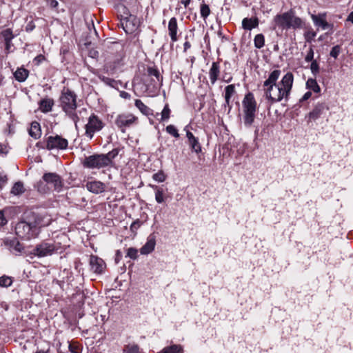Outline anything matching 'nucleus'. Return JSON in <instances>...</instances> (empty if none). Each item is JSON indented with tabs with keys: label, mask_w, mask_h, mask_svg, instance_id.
<instances>
[{
	"label": "nucleus",
	"mask_w": 353,
	"mask_h": 353,
	"mask_svg": "<svg viewBox=\"0 0 353 353\" xmlns=\"http://www.w3.org/2000/svg\"><path fill=\"white\" fill-rule=\"evenodd\" d=\"M281 73L280 70H274L263 83L265 96L271 103L281 101L283 99L288 101L292 88L293 74L290 72H287L281 81L276 83Z\"/></svg>",
	"instance_id": "1"
},
{
	"label": "nucleus",
	"mask_w": 353,
	"mask_h": 353,
	"mask_svg": "<svg viewBox=\"0 0 353 353\" xmlns=\"http://www.w3.org/2000/svg\"><path fill=\"white\" fill-rule=\"evenodd\" d=\"M48 225L43 223V217L32 213L28 221H19L15 225L16 234L22 239L30 240L37 237L40 228Z\"/></svg>",
	"instance_id": "2"
},
{
	"label": "nucleus",
	"mask_w": 353,
	"mask_h": 353,
	"mask_svg": "<svg viewBox=\"0 0 353 353\" xmlns=\"http://www.w3.org/2000/svg\"><path fill=\"white\" fill-rule=\"evenodd\" d=\"M119 149L114 148L107 154H94L85 157L82 161L84 168L89 169H101L113 166L114 159L119 154Z\"/></svg>",
	"instance_id": "3"
},
{
	"label": "nucleus",
	"mask_w": 353,
	"mask_h": 353,
	"mask_svg": "<svg viewBox=\"0 0 353 353\" xmlns=\"http://www.w3.org/2000/svg\"><path fill=\"white\" fill-rule=\"evenodd\" d=\"M77 94L68 88H63L59 98L60 106L65 114L74 123L76 128L79 121L76 110L77 108Z\"/></svg>",
	"instance_id": "4"
},
{
	"label": "nucleus",
	"mask_w": 353,
	"mask_h": 353,
	"mask_svg": "<svg viewBox=\"0 0 353 353\" xmlns=\"http://www.w3.org/2000/svg\"><path fill=\"white\" fill-rule=\"evenodd\" d=\"M274 28H279L282 30L300 29L303 26V20L295 14L293 9L288 12L278 14L273 19Z\"/></svg>",
	"instance_id": "5"
},
{
	"label": "nucleus",
	"mask_w": 353,
	"mask_h": 353,
	"mask_svg": "<svg viewBox=\"0 0 353 353\" xmlns=\"http://www.w3.org/2000/svg\"><path fill=\"white\" fill-rule=\"evenodd\" d=\"M118 13L121 26L127 34H132L139 28L140 25L139 19L130 13L126 5H119Z\"/></svg>",
	"instance_id": "6"
},
{
	"label": "nucleus",
	"mask_w": 353,
	"mask_h": 353,
	"mask_svg": "<svg viewBox=\"0 0 353 353\" xmlns=\"http://www.w3.org/2000/svg\"><path fill=\"white\" fill-rule=\"evenodd\" d=\"M243 108L244 113V123L246 126H251L253 123L256 112V101L252 93H248L243 100Z\"/></svg>",
	"instance_id": "7"
},
{
	"label": "nucleus",
	"mask_w": 353,
	"mask_h": 353,
	"mask_svg": "<svg viewBox=\"0 0 353 353\" xmlns=\"http://www.w3.org/2000/svg\"><path fill=\"white\" fill-rule=\"evenodd\" d=\"M105 125L103 121L95 114L92 113L88 119L85 125V135L92 139L95 133L101 131Z\"/></svg>",
	"instance_id": "8"
},
{
	"label": "nucleus",
	"mask_w": 353,
	"mask_h": 353,
	"mask_svg": "<svg viewBox=\"0 0 353 353\" xmlns=\"http://www.w3.org/2000/svg\"><path fill=\"white\" fill-rule=\"evenodd\" d=\"M68 141L61 135H51L46 139V148L48 150H65L68 148Z\"/></svg>",
	"instance_id": "9"
},
{
	"label": "nucleus",
	"mask_w": 353,
	"mask_h": 353,
	"mask_svg": "<svg viewBox=\"0 0 353 353\" xmlns=\"http://www.w3.org/2000/svg\"><path fill=\"white\" fill-rule=\"evenodd\" d=\"M138 117L131 113L121 114L115 119L116 125L125 132L127 128L137 124Z\"/></svg>",
	"instance_id": "10"
},
{
	"label": "nucleus",
	"mask_w": 353,
	"mask_h": 353,
	"mask_svg": "<svg viewBox=\"0 0 353 353\" xmlns=\"http://www.w3.org/2000/svg\"><path fill=\"white\" fill-rule=\"evenodd\" d=\"M43 180L51 186L54 190L59 191L63 186V181L59 175L56 173H46L43 177Z\"/></svg>",
	"instance_id": "11"
},
{
	"label": "nucleus",
	"mask_w": 353,
	"mask_h": 353,
	"mask_svg": "<svg viewBox=\"0 0 353 353\" xmlns=\"http://www.w3.org/2000/svg\"><path fill=\"white\" fill-rule=\"evenodd\" d=\"M55 250V246L52 243L42 242L37 245L34 250V254L36 256L42 257L51 255Z\"/></svg>",
	"instance_id": "12"
},
{
	"label": "nucleus",
	"mask_w": 353,
	"mask_h": 353,
	"mask_svg": "<svg viewBox=\"0 0 353 353\" xmlns=\"http://www.w3.org/2000/svg\"><path fill=\"white\" fill-rule=\"evenodd\" d=\"M90 265L91 270L97 274H101L105 268V263L103 260L94 255L90 256Z\"/></svg>",
	"instance_id": "13"
},
{
	"label": "nucleus",
	"mask_w": 353,
	"mask_h": 353,
	"mask_svg": "<svg viewBox=\"0 0 353 353\" xmlns=\"http://www.w3.org/2000/svg\"><path fill=\"white\" fill-rule=\"evenodd\" d=\"M148 76L151 77V83L153 87L160 86L163 77L161 76L159 70L154 67L147 68Z\"/></svg>",
	"instance_id": "14"
},
{
	"label": "nucleus",
	"mask_w": 353,
	"mask_h": 353,
	"mask_svg": "<svg viewBox=\"0 0 353 353\" xmlns=\"http://www.w3.org/2000/svg\"><path fill=\"white\" fill-rule=\"evenodd\" d=\"M168 34L170 37L171 41L172 42H176L179 39V36L177 34L179 27L177 23V20L175 17H172L168 26Z\"/></svg>",
	"instance_id": "15"
},
{
	"label": "nucleus",
	"mask_w": 353,
	"mask_h": 353,
	"mask_svg": "<svg viewBox=\"0 0 353 353\" xmlns=\"http://www.w3.org/2000/svg\"><path fill=\"white\" fill-rule=\"evenodd\" d=\"M85 187L88 190L94 194L102 193L106 188V185L99 181H88L87 182Z\"/></svg>",
	"instance_id": "16"
},
{
	"label": "nucleus",
	"mask_w": 353,
	"mask_h": 353,
	"mask_svg": "<svg viewBox=\"0 0 353 353\" xmlns=\"http://www.w3.org/2000/svg\"><path fill=\"white\" fill-rule=\"evenodd\" d=\"M186 136L188 139V144L190 146L191 149L197 154L201 152V146L199 142L198 139L196 138L194 136V134L190 131H187Z\"/></svg>",
	"instance_id": "17"
},
{
	"label": "nucleus",
	"mask_w": 353,
	"mask_h": 353,
	"mask_svg": "<svg viewBox=\"0 0 353 353\" xmlns=\"http://www.w3.org/2000/svg\"><path fill=\"white\" fill-rule=\"evenodd\" d=\"M6 244L8 246L10 250L15 254L22 252L24 249L23 245L17 239L6 240Z\"/></svg>",
	"instance_id": "18"
},
{
	"label": "nucleus",
	"mask_w": 353,
	"mask_h": 353,
	"mask_svg": "<svg viewBox=\"0 0 353 353\" xmlns=\"http://www.w3.org/2000/svg\"><path fill=\"white\" fill-rule=\"evenodd\" d=\"M220 74V65L219 62H213L209 70V77L211 83L213 85L218 80Z\"/></svg>",
	"instance_id": "19"
},
{
	"label": "nucleus",
	"mask_w": 353,
	"mask_h": 353,
	"mask_svg": "<svg viewBox=\"0 0 353 353\" xmlns=\"http://www.w3.org/2000/svg\"><path fill=\"white\" fill-rule=\"evenodd\" d=\"M156 245L155 237L152 235L149 236L146 243L141 248V253L142 254H148L152 252Z\"/></svg>",
	"instance_id": "20"
},
{
	"label": "nucleus",
	"mask_w": 353,
	"mask_h": 353,
	"mask_svg": "<svg viewBox=\"0 0 353 353\" xmlns=\"http://www.w3.org/2000/svg\"><path fill=\"white\" fill-rule=\"evenodd\" d=\"M259 26V19L257 17L244 18L242 21V27L245 30H250Z\"/></svg>",
	"instance_id": "21"
},
{
	"label": "nucleus",
	"mask_w": 353,
	"mask_h": 353,
	"mask_svg": "<svg viewBox=\"0 0 353 353\" xmlns=\"http://www.w3.org/2000/svg\"><path fill=\"white\" fill-rule=\"evenodd\" d=\"M312 19L316 26L321 27L323 30L328 28L329 24L325 20V14L312 15Z\"/></svg>",
	"instance_id": "22"
},
{
	"label": "nucleus",
	"mask_w": 353,
	"mask_h": 353,
	"mask_svg": "<svg viewBox=\"0 0 353 353\" xmlns=\"http://www.w3.org/2000/svg\"><path fill=\"white\" fill-rule=\"evenodd\" d=\"M235 93L234 85L231 84L225 87V106H228L229 109L231 108L230 99L232 96Z\"/></svg>",
	"instance_id": "23"
},
{
	"label": "nucleus",
	"mask_w": 353,
	"mask_h": 353,
	"mask_svg": "<svg viewBox=\"0 0 353 353\" xmlns=\"http://www.w3.org/2000/svg\"><path fill=\"white\" fill-rule=\"evenodd\" d=\"M54 101L52 99H43L39 102V108L43 112H48L52 110Z\"/></svg>",
	"instance_id": "24"
},
{
	"label": "nucleus",
	"mask_w": 353,
	"mask_h": 353,
	"mask_svg": "<svg viewBox=\"0 0 353 353\" xmlns=\"http://www.w3.org/2000/svg\"><path fill=\"white\" fill-rule=\"evenodd\" d=\"M29 75V71L23 68H18L14 73V78L19 82L24 81Z\"/></svg>",
	"instance_id": "25"
},
{
	"label": "nucleus",
	"mask_w": 353,
	"mask_h": 353,
	"mask_svg": "<svg viewBox=\"0 0 353 353\" xmlns=\"http://www.w3.org/2000/svg\"><path fill=\"white\" fill-rule=\"evenodd\" d=\"M324 108L325 105L322 103L316 105L312 111L309 113V119L312 120L318 119L323 112Z\"/></svg>",
	"instance_id": "26"
},
{
	"label": "nucleus",
	"mask_w": 353,
	"mask_h": 353,
	"mask_svg": "<svg viewBox=\"0 0 353 353\" xmlns=\"http://www.w3.org/2000/svg\"><path fill=\"white\" fill-rule=\"evenodd\" d=\"M152 188H154L155 192V199L158 203H162L165 201V196L164 194V190L162 188H160L157 185H150Z\"/></svg>",
	"instance_id": "27"
},
{
	"label": "nucleus",
	"mask_w": 353,
	"mask_h": 353,
	"mask_svg": "<svg viewBox=\"0 0 353 353\" xmlns=\"http://www.w3.org/2000/svg\"><path fill=\"white\" fill-rule=\"evenodd\" d=\"M306 87L315 93H319L321 92V88L314 79H309L306 82Z\"/></svg>",
	"instance_id": "28"
},
{
	"label": "nucleus",
	"mask_w": 353,
	"mask_h": 353,
	"mask_svg": "<svg viewBox=\"0 0 353 353\" xmlns=\"http://www.w3.org/2000/svg\"><path fill=\"white\" fill-rule=\"evenodd\" d=\"M25 192L23 184L21 181H18L14 184L12 188L11 193L14 195H19Z\"/></svg>",
	"instance_id": "29"
},
{
	"label": "nucleus",
	"mask_w": 353,
	"mask_h": 353,
	"mask_svg": "<svg viewBox=\"0 0 353 353\" xmlns=\"http://www.w3.org/2000/svg\"><path fill=\"white\" fill-rule=\"evenodd\" d=\"M135 106L143 114L148 115L150 114V109L145 105L140 99L135 100Z\"/></svg>",
	"instance_id": "30"
},
{
	"label": "nucleus",
	"mask_w": 353,
	"mask_h": 353,
	"mask_svg": "<svg viewBox=\"0 0 353 353\" xmlns=\"http://www.w3.org/2000/svg\"><path fill=\"white\" fill-rule=\"evenodd\" d=\"M254 46L256 48L260 49V48H263L265 45L264 35L263 34H256L254 39Z\"/></svg>",
	"instance_id": "31"
},
{
	"label": "nucleus",
	"mask_w": 353,
	"mask_h": 353,
	"mask_svg": "<svg viewBox=\"0 0 353 353\" xmlns=\"http://www.w3.org/2000/svg\"><path fill=\"white\" fill-rule=\"evenodd\" d=\"M211 10L208 5L205 3H202L200 6V14L201 17L205 19L210 14Z\"/></svg>",
	"instance_id": "32"
},
{
	"label": "nucleus",
	"mask_w": 353,
	"mask_h": 353,
	"mask_svg": "<svg viewBox=\"0 0 353 353\" xmlns=\"http://www.w3.org/2000/svg\"><path fill=\"white\" fill-rule=\"evenodd\" d=\"M123 353H139V347L137 344H128L124 346Z\"/></svg>",
	"instance_id": "33"
},
{
	"label": "nucleus",
	"mask_w": 353,
	"mask_h": 353,
	"mask_svg": "<svg viewBox=\"0 0 353 353\" xmlns=\"http://www.w3.org/2000/svg\"><path fill=\"white\" fill-rule=\"evenodd\" d=\"M30 134L35 138L40 134V128L39 123L38 122L32 123L30 130Z\"/></svg>",
	"instance_id": "34"
},
{
	"label": "nucleus",
	"mask_w": 353,
	"mask_h": 353,
	"mask_svg": "<svg viewBox=\"0 0 353 353\" xmlns=\"http://www.w3.org/2000/svg\"><path fill=\"white\" fill-rule=\"evenodd\" d=\"M1 34L2 35L3 39H4V41H12V39L14 38V34L12 33V31L11 29L10 28H7L4 30H3L1 32Z\"/></svg>",
	"instance_id": "35"
},
{
	"label": "nucleus",
	"mask_w": 353,
	"mask_h": 353,
	"mask_svg": "<svg viewBox=\"0 0 353 353\" xmlns=\"http://www.w3.org/2000/svg\"><path fill=\"white\" fill-rule=\"evenodd\" d=\"M12 283V279L8 276H2L0 277V286L8 288Z\"/></svg>",
	"instance_id": "36"
},
{
	"label": "nucleus",
	"mask_w": 353,
	"mask_h": 353,
	"mask_svg": "<svg viewBox=\"0 0 353 353\" xmlns=\"http://www.w3.org/2000/svg\"><path fill=\"white\" fill-rule=\"evenodd\" d=\"M170 109L168 104H166L161 112V120H168L170 116Z\"/></svg>",
	"instance_id": "37"
},
{
	"label": "nucleus",
	"mask_w": 353,
	"mask_h": 353,
	"mask_svg": "<svg viewBox=\"0 0 353 353\" xmlns=\"http://www.w3.org/2000/svg\"><path fill=\"white\" fill-rule=\"evenodd\" d=\"M166 131L170 134L172 135L175 138L179 137V134L178 133V130L173 125H169L166 127Z\"/></svg>",
	"instance_id": "38"
},
{
	"label": "nucleus",
	"mask_w": 353,
	"mask_h": 353,
	"mask_svg": "<svg viewBox=\"0 0 353 353\" xmlns=\"http://www.w3.org/2000/svg\"><path fill=\"white\" fill-rule=\"evenodd\" d=\"M152 178L158 182H163L166 179V176L163 171H159L153 174Z\"/></svg>",
	"instance_id": "39"
},
{
	"label": "nucleus",
	"mask_w": 353,
	"mask_h": 353,
	"mask_svg": "<svg viewBox=\"0 0 353 353\" xmlns=\"http://www.w3.org/2000/svg\"><path fill=\"white\" fill-rule=\"evenodd\" d=\"M126 256L132 259H136L138 257V250L134 248H128L127 250Z\"/></svg>",
	"instance_id": "40"
},
{
	"label": "nucleus",
	"mask_w": 353,
	"mask_h": 353,
	"mask_svg": "<svg viewBox=\"0 0 353 353\" xmlns=\"http://www.w3.org/2000/svg\"><path fill=\"white\" fill-rule=\"evenodd\" d=\"M341 52V47L340 46H335L332 48V50L330 52V56L336 59L339 56V53Z\"/></svg>",
	"instance_id": "41"
},
{
	"label": "nucleus",
	"mask_w": 353,
	"mask_h": 353,
	"mask_svg": "<svg viewBox=\"0 0 353 353\" xmlns=\"http://www.w3.org/2000/svg\"><path fill=\"white\" fill-rule=\"evenodd\" d=\"M314 59V50L312 46H311L305 57V60L306 62H312Z\"/></svg>",
	"instance_id": "42"
},
{
	"label": "nucleus",
	"mask_w": 353,
	"mask_h": 353,
	"mask_svg": "<svg viewBox=\"0 0 353 353\" xmlns=\"http://www.w3.org/2000/svg\"><path fill=\"white\" fill-rule=\"evenodd\" d=\"M310 69L314 74H316L319 72V63L316 60L312 61Z\"/></svg>",
	"instance_id": "43"
},
{
	"label": "nucleus",
	"mask_w": 353,
	"mask_h": 353,
	"mask_svg": "<svg viewBox=\"0 0 353 353\" xmlns=\"http://www.w3.org/2000/svg\"><path fill=\"white\" fill-rule=\"evenodd\" d=\"M141 222L137 219L134 221L130 225V230L133 232H135L136 230L141 226Z\"/></svg>",
	"instance_id": "44"
},
{
	"label": "nucleus",
	"mask_w": 353,
	"mask_h": 353,
	"mask_svg": "<svg viewBox=\"0 0 353 353\" xmlns=\"http://www.w3.org/2000/svg\"><path fill=\"white\" fill-rule=\"evenodd\" d=\"M70 350L73 353H79V347L75 343H70L69 345Z\"/></svg>",
	"instance_id": "45"
},
{
	"label": "nucleus",
	"mask_w": 353,
	"mask_h": 353,
	"mask_svg": "<svg viewBox=\"0 0 353 353\" xmlns=\"http://www.w3.org/2000/svg\"><path fill=\"white\" fill-rule=\"evenodd\" d=\"M35 28V25H34V23L32 20L28 21L27 23V25L26 26V30L27 32H30V31H32Z\"/></svg>",
	"instance_id": "46"
},
{
	"label": "nucleus",
	"mask_w": 353,
	"mask_h": 353,
	"mask_svg": "<svg viewBox=\"0 0 353 353\" xmlns=\"http://www.w3.org/2000/svg\"><path fill=\"white\" fill-rule=\"evenodd\" d=\"M8 177L6 175H0V189H1L7 183Z\"/></svg>",
	"instance_id": "47"
},
{
	"label": "nucleus",
	"mask_w": 353,
	"mask_h": 353,
	"mask_svg": "<svg viewBox=\"0 0 353 353\" xmlns=\"http://www.w3.org/2000/svg\"><path fill=\"white\" fill-rule=\"evenodd\" d=\"M7 223V220L4 216V214L2 211H0V226H3L6 225Z\"/></svg>",
	"instance_id": "48"
},
{
	"label": "nucleus",
	"mask_w": 353,
	"mask_h": 353,
	"mask_svg": "<svg viewBox=\"0 0 353 353\" xmlns=\"http://www.w3.org/2000/svg\"><path fill=\"white\" fill-rule=\"evenodd\" d=\"M48 4L52 8H55L58 6L59 3L57 0H48Z\"/></svg>",
	"instance_id": "49"
},
{
	"label": "nucleus",
	"mask_w": 353,
	"mask_h": 353,
	"mask_svg": "<svg viewBox=\"0 0 353 353\" xmlns=\"http://www.w3.org/2000/svg\"><path fill=\"white\" fill-rule=\"evenodd\" d=\"M311 96H312V92L310 91H308L305 93V94L303 96V97L301 98V99L300 101H306V100L309 99L311 97Z\"/></svg>",
	"instance_id": "50"
},
{
	"label": "nucleus",
	"mask_w": 353,
	"mask_h": 353,
	"mask_svg": "<svg viewBox=\"0 0 353 353\" xmlns=\"http://www.w3.org/2000/svg\"><path fill=\"white\" fill-rule=\"evenodd\" d=\"M316 34L315 32H309L306 35L307 40L313 39L316 37Z\"/></svg>",
	"instance_id": "51"
},
{
	"label": "nucleus",
	"mask_w": 353,
	"mask_h": 353,
	"mask_svg": "<svg viewBox=\"0 0 353 353\" xmlns=\"http://www.w3.org/2000/svg\"><path fill=\"white\" fill-rule=\"evenodd\" d=\"M120 96L123 98V99H130V94L127 92H125V91H122L120 92Z\"/></svg>",
	"instance_id": "52"
},
{
	"label": "nucleus",
	"mask_w": 353,
	"mask_h": 353,
	"mask_svg": "<svg viewBox=\"0 0 353 353\" xmlns=\"http://www.w3.org/2000/svg\"><path fill=\"white\" fill-rule=\"evenodd\" d=\"M191 47V44L188 41H185L184 43V52H186L188 49H189Z\"/></svg>",
	"instance_id": "53"
},
{
	"label": "nucleus",
	"mask_w": 353,
	"mask_h": 353,
	"mask_svg": "<svg viewBox=\"0 0 353 353\" xmlns=\"http://www.w3.org/2000/svg\"><path fill=\"white\" fill-rule=\"evenodd\" d=\"M112 1L114 2H117V8L118 9V6L119 5H125L123 3L125 2V0H112Z\"/></svg>",
	"instance_id": "54"
},
{
	"label": "nucleus",
	"mask_w": 353,
	"mask_h": 353,
	"mask_svg": "<svg viewBox=\"0 0 353 353\" xmlns=\"http://www.w3.org/2000/svg\"><path fill=\"white\" fill-rule=\"evenodd\" d=\"M5 46H6V50H7L8 52L12 46V41H9V42L5 41Z\"/></svg>",
	"instance_id": "55"
},
{
	"label": "nucleus",
	"mask_w": 353,
	"mask_h": 353,
	"mask_svg": "<svg viewBox=\"0 0 353 353\" xmlns=\"http://www.w3.org/2000/svg\"><path fill=\"white\" fill-rule=\"evenodd\" d=\"M190 1L191 0H182L181 3L184 5L185 8H187Z\"/></svg>",
	"instance_id": "56"
},
{
	"label": "nucleus",
	"mask_w": 353,
	"mask_h": 353,
	"mask_svg": "<svg viewBox=\"0 0 353 353\" xmlns=\"http://www.w3.org/2000/svg\"><path fill=\"white\" fill-rule=\"evenodd\" d=\"M105 82L107 83V84H109L110 85H112V83H114V80L113 79H108L107 78L105 80Z\"/></svg>",
	"instance_id": "57"
},
{
	"label": "nucleus",
	"mask_w": 353,
	"mask_h": 353,
	"mask_svg": "<svg viewBox=\"0 0 353 353\" xmlns=\"http://www.w3.org/2000/svg\"><path fill=\"white\" fill-rule=\"evenodd\" d=\"M347 20L353 23V11L350 13Z\"/></svg>",
	"instance_id": "58"
},
{
	"label": "nucleus",
	"mask_w": 353,
	"mask_h": 353,
	"mask_svg": "<svg viewBox=\"0 0 353 353\" xmlns=\"http://www.w3.org/2000/svg\"><path fill=\"white\" fill-rule=\"evenodd\" d=\"M44 59V57L43 55H39V56H37L36 58H35V61H37L38 62H40L41 60H43Z\"/></svg>",
	"instance_id": "59"
},
{
	"label": "nucleus",
	"mask_w": 353,
	"mask_h": 353,
	"mask_svg": "<svg viewBox=\"0 0 353 353\" xmlns=\"http://www.w3.org/2000/svg\"><path fill=\"white\" fill-rule=\"evenodd\" d=\"M90 54H91V57H94L97 56L98 52H97V51H93V52H90Z\"/></svg>",
	"instance_id": "60"
},
{
	"label": "nucleus",
	"mask_w": 353,
	"mask_h": 353,
	"mask_svg": "<svg viewBox=\"0 0 353 353\" xmlns=\"http://www.w3.org/2000/svg\"><path fill=\"white\" fill-rule=\"evenodd\" d=\"M35 353H48V352L44 350H38Z\"/></svg>",
	"instance_id": "61"
},
{
	"label": "nucleus",
	"mask_w": 353,
	"mask_h": 353,
	"mask_svg": "<svg viewBox=\"0 0 353 353\" xmlns=\"http://www.w3.org/2000/svg\"><path fill=\"white\" fill-rule=\"evenodd\" d=\"M232 79V77H230L228 79L225 80V82H230Z\"/></svg>",
	"instance_id": "62"
}]
</instances>
